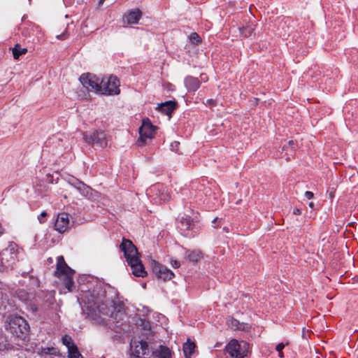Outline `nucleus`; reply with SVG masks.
<instances>
[{
  "mask_svg": "<svg viewBox=\"0 0 358 358\" xmlns=\"http://www.w3.org/2000/svg\"><path fill=\"white\" fill-rule=\"evenodd\" d=\"M47 215V213L45 212H42L38 217V219L41 223H43L45 222V217Z\"/></svg>",
  "mask_w": 358,
  "mask_h": 358,
  "instance_id": "nucleus-34",
  "label": "nucleus"
},
{
  "mask_svg": "<svg viewBox=\"0 0 358 358\" xmlns=\"http://www.w3.org/2000/svg\"><path fill=\"white\" fill-rule=\"evenodd\" d=\"M301 213V210L297 208H294L293 210V214L297 215H300Z\"/></svg>",
  "mask_w": 358,
  "mask_h": 358,
  "instance_id": "nucleus-39",
  "label": "nucleus"
},
{
  "mask_svg": "<svg viewBox=\"0 0 358 358\" xmlns=\"http://www.w3.org/2000/svg\"><path fill=\"white\" fill-rule=\"evenodd\" d=\"M83 138L88 144H96L101 148L106 147L108 145L106 134L101 131H95L92 134L85 133Z\"/></svg>",
  "mask_w": 358,
  "mask_h": 358,
  "instance_id": "nucleus-10",
  "label": "nucleus"
},
{
  "mask_svg": "<svg viewBox=\"0 0 358 358\" xmlns=\"http://www.w3.org/2000/svg\"><path fill=\"white\" fill-rule=\"evenodd\" d=\"M150 191L155 192V195L159 201L166 202L168 201L171 198L169 192L163 186H155L154 187L151 188Z\"/></svg>",
  "mask_w": 358,
  "mask_h": 358,
  "instance_id": "nucleus-20",
  "label": "nucleus"
},
{
  "mask_svg": "<svg viewBox=\"0 0 358 358\" xmlns=\"http://www.w3.org/2000/svg\"><path fill=\"white\" fill-rule=\"evenodd\" d=\"M129 344L130 358H152L147 339L131 337Z\"/></svg>",
  "mask_w": 358,
  "mask_h": 358,
  "instance_id": "nucleus-5",
  "label": "nucleus"
},
{
  "mask_svg": "<svg viewBox=\"0 0 358 358\" xmlns=\"http://www.w3.org/2000/svg\"><path fill=\"white\" fill-rule=\"evenodd\" d=\"M120 92V81L117 77L110 76L100 80L98 93L110 96L119 94Z\"/></svg>",
  "mask_w": 358,
  "mask_h": 358,
  "instance_id": "nucleus-8",
  "label": "nucleus"
},
{
  "mask_svg": "<svg viewBox=\"0 0 358 358\" xmlns=\"http://www.w3.org/2000/svg\"><path fill=\"white\" fill-rule=\"evenodd\" d=\"M81 84L89 91H94L98 93L100 83V78L96 76L87 73H83L79 78Z\"/></svg>",
  "mask_w": 358,
  "mask_h": 358,
  "instance_id": "nucleus-11",
  "label": "nucleus"
},
{
  "mask_svg": "<svg viewBox=\"0 0 358 358\" xmlns=\"http://www.w3.org/2000/svg\"><path fill=\"white\" fill-rule=\"evenodd\" d=\"M176 106L175 101H169L159 104L158 109L166 115H170L176 108Z\"/></svg>",
  "mask_w": 358,
  "mask_h": 358,
  "instance_id": "nucleus-25",
  "label": "nucleus"
},
{
  "mask_svg": "<svg viewBox=\"0 0 358 358\" xmlns=\"http://www.w3.org/2000/svg\"><path fill=\"white\" fill-rule=\"evenodd\" d=\"M171 265L173 268H178L180 266V264L177 260H172L171 261Z\"/></svg>",
  "mask_w": 358,
  "mask_h": 358,
  "instance_id": "nucleus-36",
  "label": "nucleus"
},
{
  "mask_svg": "<svg viewBox=\"0 0 358 358\" xmlns=\"http://www.w3.org/2000/svg\"><path fill=\"white\" fill-rule=\"evenodd\" d=\"M214 103H215V101L213 99H208L206 101V104H208V106H213V105H214Z\"/></svg>",
  "mask_w": 358,
  "mask_h": 358,
  "instance_id": "nucleus-41",
  "label": "nucleus"
},
{
  "mask_svg": "<svg viewBox=\"0 0 358 358\" xmlns=\"http://www.w3.org/2000/svg\"><path fill=\"white\" fill-rule=\"evenodd\" d=\"M305 196L308 199H311L313 198L314 196V194L310 192V191H306L305 192Z\"/></svg>",
  "mask_w": 358,
  "mask_h": 358,
  "instance_id": "nucleus-35",
  "label": "nucleus"
},
{
  "mask_svg": "<svg viewBox=\"0 0 358 358\" xmlns=\"http://www.w3.org/2000/svg\"><path fill=\"white\" fill-rule=\"evenodd\" d=\"M196 348V344L194 341H192L189 338H187V341L183 344L182 350L185 358H192V355L194 352Z\"/></svg>",
  "mask_w": 358,
  "mask_h": 358,
  "instance_id": "nucleus-23",
  "label": "nucleus"
},
{
  "mask_svg": "<svg viewBox=\"0 0 358 358\" xmlns=\"http://www.w3.org/2000/svg\"><path fill=\"white\" fill-rule=\"evenodd\" d=\"M104 1L105 0H99V6H101L103 3Z\"/></svg>",
  "mask_w": 358,
  "mask_h": 358,
  "instance_id": "nucleus-44",
  "label": "nucleus"
},
{
  "mask_svg": "<svg viewBox=\"0 0 358 358\" xmlns=\"http://www.w3.org/2000/svg\"><path fill=\"white\" fill-rule=\"evenodd\" d=\"M227 326L232 330H239L245 333L251 332L252 326L248 323H240L233 317H229L227 320Z\"/></svg>",
  "mask_w": 358,
  "mask_h": 358,
  "instance_id": "nucleus-17",
  "label": "nucleus"
},
{
  "mask_svg": "<svg viewBox=\"0 0 358 358\" xmlns=\"http://www.w3.org/2000/svg\"><path fill=\"white\" fill-rule=\"evenodd\" d=\"M249 349V343L243 340L232 339L226 346L227 352L233 358H244Z\"/></svg>",
  "mask_w": 358,
  "mask_h": 358,
  "instance_id": "nucleus-7",
  "label": "nucleus"
},
{
  "mask_svg": "<svg viewBox=\"0 0 358 358\" xmlns=\"http://www.w3.org/2000/svg\"><path fill=\"white\" fill-rule=\"evenodd\" d=\"M70 228L69 215L66 213H59L55 223V229L59 233H64Z\"/></svg>",
  "mask_w": 358,
  "mask_h": 358,
  "instance_id": "nucleus-15",
  "label": "nucleus"
},
{
  "mask_svg": "<svg viewBox=\"0 0 358 358\" xmlns=\"http://www.w3.org/2000/svg\"><path fill=\"white\" fill-rule=\"evenodd\" d=\"M287 345H288L287 342L285 343H280L275 346V350L278 352L280 357H283L282 350Z\"/></svg>",
  "mask_w": 358,
  "mask_h": 358,
  "instance_id": "nucleus-33",
  "label": "nucleus"
},
{
  "mask_svg": "<svg viewBox=\"0 0 358 358\" xmlns=\"http://www.w3.org/2000/svg\"><path fill=\"white\" fill-rule=\"evenodd\" d=\"M185 85L189 92H196L200 87L201 81L193 76H188L185 78Z\"/></svg>",
  "mask_w": 358,
  "mask_h": 358,
  "instance_id": "nucleus-22",
  "label": "nucleus"
},
{
  "mask_svg": "<svg viewBox=\"0 0 358 358\" xmlns=\"http://www.w3.org/2000/svg\"><path fill=\"white\" fill-rule=\"evenodd\" d=\"M185 257L191 262H196L202 257V253L199 250H187Z\"/></svg>",
  "mask_w": 358,
  "mask_h": 358,
  "instance_id": "nucleus-27",
  "label": "nucleus"
},
{
  "mask_svg": "<svg viewBox=\"0 0 358 358\" xmlns=\"http://www.w3.org/2000/svg\"><path fill=\"white\" fill-rule=\"evenodd\" d=\"M194 226V224L192 220L191 219V217L186 216V217H182L180 219L178 227L180 228V229L181 231H183L185 232V231H188L189 230L193 229Z\"/></svg>",
  "mask_w": 358,
  "mask_h": 358,
  "instance_id": "nucleus-24",
  "label": "nucleus"
},
{
  "mask_svg": "<svg viewBox=\"0 0 358 358\" xmlns=\"http://www.w3.org/2000/svg\"><path fill=\"white\" fill-rule=\"evenodd\" d=\"M141 15L142 13L139 9L131 10L123 15V24L124 25L137 24Z\"/></svg>",
  "mask_w": 358,
  "mask_h": 358,
  "instance_id": "nucleus-18",
  "label": "nucleus"
},
{
  "mask_svg": "<svg viewBox=\"0 0 358 358\" xmlns=\"http://www.w3.org/2000/svg\"><path fill=\"white\" fill-rule=\"evenodd\" d=\"M151 266L153 273L158 279L166 281L171 280L174 276V273L170 269L155 260L151 262Z\"/></svg>",
  "mask_w": 358,
  "mask_h": 358,
  "instance_id": "nucleus-12",
  "label": "nucleus"
},
{
  "mask_svg": "<svg viewBox=\"0 0 358 358\" xmlns=\"http://www.w3.org/2000/svg\"><path fill=\"white\" fill-rule=\"evenodd\" d=\"M113 294L110 290L107 292L101 286L89 291L82 298L83 308L88 310L92 316L108 315L110 322L120 323V326L126 317L124 305L116 300Z\"/></svg>",
  "mask_w": 358,
  "mask_h": 358,
  "instance_id": "nucleus-1",
  "label": "nucleus"
},
{
  "mask_svg": "<svg viewBox=\"0 0 358 358\" xmlns=\"http://www.w3.org/2000/svg\"><path fill=\"white\" fill-rule=\"evenodd\" d=\"M252 31H253V29L251 27L240 28V31H241V34L245 37L251 36Z\"/></svg>",
  "mask_w": 358,
  "mask_h": 358,
  "instance_id": "nucleus-30",
  "label": "nucleus"
},
{
  "mask_svg": "<svg viewBox=\"0 0 358 358\" xmlns=\"http://www.w3.org/2000/svg\"><path fill=\"white\" fill-rule=\"evenodd\" d=\"M120 249L124 252V257L131 267L132 273L137 277H145L148 273L139 257L138 250L133 243L129 239L123 238Z\"/></svg>",
  "mask_w": 358,
  "mask_h": 358,
  "instance_id": "nucleus-2",
  "label": "nucleus"
},
{
  "mask_svg": "<svg viewBox=\"0 0 358 358\" xmlns=\"http://www.w3.org/2000/svg\"><path fill=\"white\" fill-rule=\"evenodd\" d=\"M294 145V142L293 141H289L288 142V145L292 147Z\"/></svg>",
  "mask_w": 358,
  "mask_h": 358,
  "instance_id": "nucleus-42",
  "label": "nucleus"
},
{
  "mask_svg": "<svg viewBox=\"0 0 358 358\" xmlns=\"http://www.w3.org/2000/svg\"><path fill=\"white\" fill-rule=\"evenodd\" d=\"M5 328L13 336L27 335L30 329L28 322L23 317L17 315L8 316L5 322Z\"/></svg>",
  "mask_w": 358,
  "mask_h": 358,
  "instance_id": "nucleus-4",
  "label": "nucleus"
},
{
  "mask_svg": "<svg viewBox=\"0 0 358 358\" xmlns=\"http://www.w3.org/2000/svg\"><path fill=\"white\" fill-rule=\"evenodd\" d=\"M17 253V245L14 243H9L8 246L0 252V267L1 271L13 268Z\"/></svg>",
  "mask_w": 358,
  "mask_h": 358,
  "instance_id": "nucleus-6",
  "label": "nucleus"
},
{
  "mask_svg": "<svg viewBox=\"0 0 358 358\" xmlns=\"http://www.w3.org/2000/svg\"><path fill=\"white\" fill-rule=\"evenodd\" d=\"M152 317L156 318L157 320V322H159L161 324H162L166 320V317L160 313H152Z\"/></svg>",
  "mask_w": 358,
  "mask_h": 358,
  "instance_id": "nucleus-32",
  "label": "nucleus"
},
{
  "mask_svg": "<svg viewBox=\"0 0 358 358\" xmlns=\"http://www.w3.org/2000/svg\"><path fill=\"white\" fill-rule=\"evenodd\" d=\"M58 353V349L54 347H41L38 351V355L41 357L48 355H57Z\"/></svg>",
  "mask_w": 358,
  "mask_h": 358,
  "instance_id": "nucleus-26",
  "label": "nucleus"
},
{
  "mask_svg": "<svg viewBox=\"0 0 358 358\" xmlns=\"http://www.w3.org/2000/svg\"><path fill=\"white\" fill-rule=\"evenodd\" d=\"M178 145H179L178 142L175 141V142L172 143L171 145V150L176 152L177 151V147H178Z\"/></svg>",
  "mask_w": 358,
  "mask_h": 358,
  "instance_id": "nucleus-37",
  "label": "nucleus"
},
{
  "mask_svg": "<svg viewBox=\"0 0 358 358\" xmlns=\"http://www.w3.org/2000/svg\"><path fill=\"white\" fill-rule=\"evenodd\" d=\"M152 358H171V350L166 346L160 345L157 348L151 351Z\"/></svg>",
  "mask_w": 358,
  "mask_h": 358,
  "instance_id": "nucleus-21",
  "label": "nucleus"
},
{
  "mask_svg": "<svg viewBox=\"0 0 358 358\" xmlns=\"http://www.w3.org/2000/svg\"><path fill=\"white\" fill-rule=\"evenodd\" d=\"M132 322L138 329L143 331V334H155L156 331L152 330V327L150 324V322L146 318L142 317L139 315H136L132 317Z\"/></svg>",
  "mask_w": 358,
  "mask_h": 358,
  "instance_id": "nucleus-13",
  "label": "nucleus"
},
{
  "mask_svg": "<svg viewBox=\"0 0 358 358\" xmlns=\"http://www.w3.org/2000/svg\"><path fill=\"white\" fill-rule=\"evenodd\" d=\"M74 271L71 269L65 262L63 256L57 257V268L55 275L61 281L60 292L66 294L67 292H72L74 287L73 275Z\"/></svg>",
  "mask_w": 358,
  "mask_h": 358,
  "instance_id": "nucleus-3",
  "label": "nucleus"
},
{
  "mask_svg": "<svg viewBox=\"0 0 358 358\" xmlns=\"http://www.w3.org/2000/svg\"><path fill=\"white\" fill-rule=\"evenodd\" d=\"M289 159H289V157H286V160H287V161H289Z\"/></svg>",
  "mask_w": 358,
  "mask_h": 358,
  "instance_id": "nucleus-45",
  "label": "nucleus"
},
{
  "mask_svg": "<svg viewBox=\"0 0 358 358\" xmlns=\"http://www.w3.org/2000/svg\"><path fill=\"white\" fill-rule=\"evenodd\" d=\"M17 296L20 300L27 302L32 298L33 295L32 294H28L24 289H20L17 292Z\"/></svg>",
  "mask_w": 358,
  "mask_h": 358,
  "instance_id": "nucleus-29",
  "label": "nucleus"
},
{
  "mask_svg": "<svg viewBox=\"0 0 358 358\" xmlns=\"http://www.w3.org/2000/svg\"><path fill=\"white\" fill-rule=\"evenodd\" d=\"M309 207L311 208H313L314 207V203L313 202H310L309 204H308Z\"/></svg>",
  "mask_w": 358,
  "mask_h": 358,
  "instance_id": "nucleus-43",
  "label": "nucleus"
},
{
  "mask_svg": "<svg viewBox=\"0 0 358 358\" xmlns=\"http://www.w3.org/2000/svg\"><path fill=\"white\" fill-rule=\"evenodd\" d=\"M69 183L73 186L78 191H79L84 196L90 198L92 195V189L83 182L72 178L69 180Z\"/></svg>",
  "mask_w": 358,
  "mask_h": 358,
  "instance_id": "nucleus-19",
  "label": "nucleus"
},
{
  "mask_svg": "<svg viewBox=\"0 0 358 358\" xmlns=\"http://www.w3.org/2000/svg\"><path fill=\"white\" fill-rule=\"evenodd\" d=\"M200 78H201V81H202V82L205 83V82L208 81V77L205 74H203V73L201 74Z\"/></svg>",
  "mask_w": 358,
  "mask_h": 358,
  "instance_id": "nucleus-38",
  "label": "nucleus"
},
{
  "mask_svg": "<svg viewBox=\"0 0 358 358\" xmlns=\"http://www.w3.org/2000/svg\"><path fill=\"white\" fill-rule=\"evenodd\" d=\"M155 133V127L151 124L149 120H143L141 127L139 128L140 138L138 140L139 145L147 143L148 140L153 138Z\"/></svg>",
  "mask_w": 358,
  "mask_h": 358,
  "instance_id": "nucleus-9",
  "label": "nucleus"
},
{
  "mask_svg": "<svg viewBox=\"0 0 358 358\" xmlns=\"http://www.w3.org/2000/svg\"><path fill=\"white\" fill-rule=\"evenodd\" d=\"M57 38L58 39H60V40H64V39H65V38H66V34H62L58 35V36H57Z\"/></svg>",
  "mask_w": 358,
  "mask_h": 358,
  "instance_id": "nucleus-40",
  "label": "nucleus"
},
{
  "mask_svg": "<svg viewBox=\"0 0 358 358\" xmlns=\"http://www.w3.org/2000/svg\"><path fill=\"white\" fill-rule=\"evenodd\" d=\"M63 343L68 348L69 358H80L83 357L79 352L77 346L71 341V337H62Z\"/></svg>",
  "mask_w": 358,
  "mask_h": 358,
  "instance_id": "nucleus-16",
  "label": "nucleus"
},
{
  "mask_svg": "<svg viewBox=\"0 0 358 358\" xmlns=\"http://www.w3.org/2000/svg\"><path fill=\"white\" fill-rule=\"evenodd\" d=\"M189 40H190L191 43H192L193 44H198L201 42L200 36H199L198 34H196L195 32L191 34V35L189 36Z\"/></svg>",
  "mask_w": 358,
  "mask_h": 358,
  "instance_id": "nucleus-31",
  "label": "nucleus"
},
{
  "mask_svg": "<svg viewBox=\"0 0 358 358\" xmlns=\"http://www.w3.org/2000/svg\"><path fill=\"white\" fill-rule=\"evenodd\" d=\"M27 50L26 48H22L19 44H16L13 48V55L15 59H18L19 57L25 54Z\"/></svg>",
  "mask_w": 358,
  "mask_h": 358,
  "instance_id": "nucleus-28",
  "label": "nucleus"
},
{
  "mask_svg": "<svg viewBox=\"0 0 358 358\" xmlns=\"http://www.w3.org/2000/svg\"><path fill=\"white\" fill-rule=\"evenodd\" d=\"M15 345L11 344L8 337H0V351L5 350H18L24 347L27 337H13Z\"/></svg>",
  "mask_w": 358,
  "mask_h": 358,
  "instance_id": "nucleus-14",
  "label": "nucleus"
}]
</instances>
